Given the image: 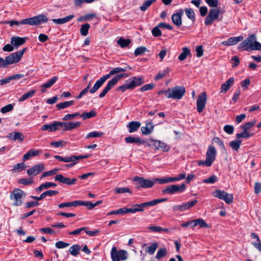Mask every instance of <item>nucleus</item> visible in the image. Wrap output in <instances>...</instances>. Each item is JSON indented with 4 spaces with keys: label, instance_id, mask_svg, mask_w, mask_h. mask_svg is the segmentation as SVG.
<instances>
[{
    "label": "nucleus",
    "instance_id": "1",
    "mask_svg": "<svg viewBox=\"0 0 261 261\" xmlns=\"http://www.w3.org/2000/svg\"><path fill=\"white\" fill-rule=\"evenodd\" d=\"M48 21V18L44 14H39L33 17L25 18L20 21L10 20L5 21L4 23L9 24L11 27L14 25L19 24H29L31 25H39L42 23H46Z\"/></svg>",
    "mask_w": 261,
    "mask_h": 261
},
{
    "label": "nucleus",
    "instance_id": "2",
    "mask_svg": "<svg viewBox=\"0 0 261 261\" xmlns=\"http://www.w3.org/2000/svg\"><path fill=\"white\" fill-rule=\"evenodd\" d=\"M132 69V68L128 65H124L122 67H117L113 68L108 74L102 76L99 80L96 82L93 87L90 90V93L92 94L94 93L112 75L119 73L121 72H125Z\"/></svg>",
    "mask_w": 261,
    "mask_h": 261
},
{
    "label": "nucleus",
    "instance_id": "3",
    "mask_svg": "<svg viewBox=\"0 0 261 261\" xmlns=\"http://www.w3.org/2000/svg\"><path fill=\"white\" fill-rule=\"evenodd\" d=\"M240 51L261 50V43L256 41L255 34L250 35L245 40L242 42L238 46Z\"/></svg>",
    "mask_w": 261,
    "mask_h": 261
},
{
    "label": "nucleus",
    "instance_id": "4",
    "mask_svg": "<svg viewBox=\"0 0 261 261\" xmlns=\"http://www.w3.org/2000/svg\"><path fill=\"white\" fill-rule=\"evenodd\" d=\"M167 200V198L156 199L150 201L143 202L140 204H135L130 208L126 207V213L135 214L137 212H143L144 208L155 205L161 202H165Z\"/></svg>",
    "mask_w": 261,
    "mask_h": 261
},
{
    "label": "nucleus",
    "instance_id": "5",
    "mask_svg": "<svg viewBox=\"0 0 261 261\" xmlns=\"http://www.w3.org/2000/svg\"><path fill=\"white\" fill-rule=\"evenodd\" d=\"M26 50L27 48H24L21 50L11 54L6 57L5 59L0 57V68H5L9 65L18 62Z\"/></svg>",
    "mask_w": 261,
    "mask_h": 261
},
{
    "label": "nucleus",
    "instance_id": "6",
    "mask_svg": "<svg viewBox=\"0 0 261 261\" xmlns=\"http://www.w3.org/2000/svg\"><path fill=\"white\" fill-rule=\"evenodd\" d=\"M89 156L88 155H71L67 156L65 157H63L61 156H59L58 155H56L54 156V158L60 161L65 162V163H70L69 164H66L65 166L67 168H71L75 165L80 160L87 159Z\"/></svg>",
    "mask_w": 261,
    "mask_h": 261
},
{
    "label": "nucleus",
    "instance_id": "7",
    "mask_svg": "<svg viewBox=\"0 0 261 261\" xmlns=\"http://www.w3.org/2000/svg\"><path fill=\"white\" fill-rule=\"evenodd\" d=\"M217 155V150L215 147L210 145L208 147L206 153L205 160H200L198 162V165L200 166H205L210 167L212 165L215 160Z\"/></svg>",
    "mask_w": 261,
    "mask_h": 261
},
{
    "label": "nucleus",
    "instance_id": "8",
    "mask_svg": "<svg viewBox=\"0 0 261 261\" xmlns=\"http://www.w3.org/2000/svg\"><path fill=\"white\" fill-rule=\"evenodd\" d=\"M24 192L19 189H14L10 193V199L13 202L14 206H19L22 204V199L25 197Z\"/></svg>",
    "mask_w": 261,
    "mask_h": 261
},
{
    "label": "nucleus",
    "instance_id": "9",
    "mask_svg": "<svg viewBox=\"0 0 261 261\" xmlns=\"http://www.w3.org/2000/svg\"><path fill=\"white\" fill-rule=\"evenodd\" d=\"M129 75V74L127 73H119L115 76L110 81L108 82L107 86L100 93L99 97L100 98H103L105 97L108 92L112 89L120 80L123 77H128Z\"/></svg>",
    "mask_w": 261,
    "mask_h": 261
},
{
    "label": "nucleus",
    "instance_id": "10",
    "mask_svg": "<svg viewBox=\"0 0 261 261\" xmlns=\"http://www.w3.org/2000/svg\"><path fill=\"white\" fill-rule=\"evenodd\" d=\"M133 181L136 182V188L137 189L150 188L152 187L154 185V178L151 180L136 176L134 177Z\"/></svg>",
    "mask_w": 261,
    "mask_h": 261
},
{
    "label": "nucleus",
    "instance_id": "11",
    "mask_svg": "<svg viewBox=\"0 0 261 261\" xmlns=\"http://www.w3.org/2000/svg\"><path fill=\"white\" fill-rule=\"evenodd\" d=\"M169 98L179 100L181 99L186 93V88L184 86H176L169 88Z\"/></svg>",
    "mask_w": 261,
    "mask_h": 261
},
{
    "label": "nucleus",
    "instance_id": "12",
    "mask_svg": "<svg viewBox=\"0 0 261 261\" xmlns=\"http://www.w3.org/2000/svg\"><path fill=\"white\" fill-rule=\"evenodd\" d=\"M186 188L185 184H182L180 185H170L162 190V192L163 194L173 195L176 193H181L184 192Z\"/></svg>",
    "mask_w": 261,
    "mask_h": 261
},
{
    "label": "nucleus",
    "instance_id": "13",
    "mask_svg": "<svg viewBox=\"0 0 261 261\" xmlns=\"http://www.w3.org/2000/svg\"><path fill=\"white\" fill-rule=\"evenodd\" d=\"M111 256L113 261L124 260L128 258V253L126 251L124 250L117 251L116 247H113L111 249Z\"/></svg>",
    "mask_w": 261,
    "mask_h": 261
},
{
    "label": "nucleus",
    "instance_id": "14",
    "mask_svg": "<svg viewBox=\"0 0 261 261\" xmlns=\"http://www.w3.org/2000/svg\"><path fill=\"white\" fill-rule=\"evenodd\" d=\"M213 195L220 199L223 200L227 204H230L233 202V195L228 194L223 190H216L213 192Z\"/></svg>",
    "mask_w": 261,
    "mask_h": 261
},
{
    "label": "nucleus",
    "instance_id": "15",
    "mask_svg": "<svg viewBox=\"0 0 261 261\" xmlns=\"http://www.w3.org/2000/svg\"><path fill=\"white\" fill-rule=\"evenodd\" d=\"M220 11L219 9H212L205 19L204 23L206 25L212 24L213 21L219 18Z\"/></svg>",
    "mask_w": 261,
    "mask_h": 261
},
{
    "label": "nucleus",
    "instance_id": "16",
    "mask_svg": "<svg viewBox=\"0 0 261 261\" xmlns=\"http://www.w3.org/2000/svg\"><path fill=\"white\" fill-rule=\"evenodd\" d=\"M197 202V200L194 199L189 202L183 203L181 205H175L173 206L172 210L174 212H184L194 206Z\"/></svg>",
    "mask_w": 261,
    "mask_h": 261
},
{
    "label": "nucleus",
    "instance_id": "17",
    "mask_svg": "<svg viewBox=\"0 0 261 261\" xmlns=\"http://www.w3.org/2000/svg\"><path fill=\"white\" fill-rule=\"evenodd\" d=\"M207 96L205 92H202L198 95L197 99L196 106L198 112L201 113L205 107Z\"/></svg>",
    "mask_w": 261,
    "mask_h": 261
},
{
    "label": "nucleus",
    "instance_id": "18",
    "mask_svg": "<svg viewBox=\"0 0 261 261\" xmlns=\"http://www.w3.org/2000/svg\"><path fill=\"white\" fill-rule=\"evenodd\" d=\"M55 181H58L62 184H66L68 186L73 185L77 181L75 178H69L64 176L62 174H59L55 177Z\"/></svg>",
    "mask_w": 261,
    "mask_h": 261
},
{
    "label": "nucleus",
    "instance_id": "19",
    "mask_svg": "<svg viewBox=\"0 0 261 261\" xmlns=\"http://www.w3.org/2000/svg\"><path fill=\"white\" fill-rule=\"evenodd\" d=\"M155 150H161L164 152H167L170 149V147L166 143L160 140L151 139Z\"/></svg>",
    "mask_w": 261,
    "mask_h": 261
},
{
    "label": "nucleus",
    "instance_id": "20",
    "mask_svg": "<svg viewBox=\"0 0 261 261\" xmlns=\"http://www.w3.org/2000/svg\"><path fill=\"white\" fill-rule=\"evenodd\" d=\"M44 168L43 164L40 163L35 165L27 170V174L30 176H36L44 170Z\"/></svg>",
    "mask_w": 261,
    "mask_h": 261
},
{
    "label": "nucleus",
    "instance_id": "21",
    "mask_svg": "<svg viewBox=\"0 0 261 261\" xmlns=\"http://www.w3.org/2000/svg\"><path fill=\"white\" fill-rule=\"evenodd\" d=\"M184 14V10L181 9L177 10L171 16L172 22L177 27H179L182 24V16Z\"/></svg>",
    "mask_w": 261,
    "mask_h": 261
},
{
    "label": "nucleus",
    "instance_id": "22",
    "mask_svg": "<svg viewBox=\"0 0 261 261\" xmlns=\"http://www.w3.org/2000/svg\"><path fill=\"white\" fill-rule=\"evenodd\" d=\"M7 138L11 141L22 142L24 141L25 136L21 132L14 131L9 133Z\"/></svg>",
    "mask_w": 261,
    "mask_h": 261
},
{
    "label": "nucleus",
    "instance_id": "23",
    "mask_svg": "<svg viewBox=\"0 0 261 261\" xmlns=\"http://www.w3.org/2000/svg\"><path fill=\"white\" fill-rule=\"evenodd\" d=\"M60 127V122L54 121L50 124L43 125L41 129L42 130H48L49 132H54L59 130Z\"/></svg>",
    "mask_w": 261,
    "mask_h": 261
},
{
    "label": "nucleus",
    "instance_id": "24",
    "mask_svg": "<svg viewBox=\"0 0 261 261\" xmlns=\"http://www.w3.org/2000/svg\"><path fill=\"white\" fill-rule=\"evenodd\" d=\"M81 122H60L61 127H64V131L70 130L79 127L81 125Z\"/></svg>",
    "mask_w": 261,
    "mask_h": 261
},
{
    "label": "nucleus",
    "instance_id": "25",
    "mask_svg": "<svg viewBox=\"0 0 261 261\" xmlns=\"http://www.w3.org/2000/svg\"><path fill=\"white\" fill-rule=\"evenodd\" d=\"M24 77L22 74H16L0 80V85H4L9 83L12 80H19Z\"/></svg>",
    "mask_w": 261,
    "mask_h": 261
},
{
    "label": "nucleus",
    "instance_id": "26",
    "mask_svg": "<svg viewBox=\"0 0 261 261\" xmlns=\"http://www.w3.org/2000/svg\"><path fill=\"white\" fill-rule=\"evenodd\" d=\"M127 82H130L133 89L137 86H141L144 83L143 81V77L142 76H132L130 78H129Z\"/></svg>",
    "mask_w": 261,
    "mask_h": 261
},
{
    "label": "nucleus",
    "instance_id": "27",
    "mask_svg": "<svg viewBox=\"0 0 261 261\" xmlns=\"http://www.w3.org/2000/svg\"><path fill=\"white\" fill-rule=\"evenodd\" d=\"M243 39V37H233L228 38L227 40L224 41L222 42V44L226 46H231L237 44L239 42L242 41Z\"/></svg>",
    "mask_w": 261,
    "mask_h": 261
},
{
    "label": "nucleus",
    "instance_id": "28",
    "mask_svg": "<svg viewBox=\"0 0 261 261\" xmlns=\"http://www.w3.org/2000/svg\"><path fill=\"white\" fill-rule=\"evenodd\" d=\"M234 79L233 77L228 79L224 84L221 85V93H225L234 84Z\"/></svg>",
    "mask_w": 261,
    "mask_h": 261
},
{
    "label": "nucleus",
    "instance_id": "29",
    "mask_svg": "<svg viewBox=\"0 0 261 261\" xmlns=\"http://www.w3.org/2000/svg\"><path fill=\"white\" fill-rule=\"evenodd\" d=\"M124 140L126 143H135L138 144H143L145 143V141L142 140L139 137H134L132 136L125 137Z\"/></svg>",
    "mask_w": 261,
    "mask_h": 261
},
{
    "label": "nucleus",
    "instance_id": "30",
    "mask_svg": "<svg viewBox=\"0 0 261 261\" xmlns=\"http://www.w3.org/2000/svg\"><path fill=\"white\" fill-rule=\"evenodd\" d=\"M154 125L151 121H147L145 126L141 127V132L143 135H148L150 134L153 130Z\"/></svg>",
    "mask_w": 261,
    "mask_h": 261
},
{
    "label": "nucleus",
    "instance_id": "31",
    "mask_svg": "<svg viewBox=\"0 0 261 261\" xmlns=\"http://www.w3.org/2000/svg\"><path fill=\"white\" fill-rule=\"evenodd\" d=\"M25 42V39L24 38H21L18 36H14L11 39V43L16 48L24 44Z\"/></svg>",
    "mask_w": 261,
    "mask_h": 261
},
{
    "label": "nucleus",
    "instance_id": "32",
    "mask_svg": "<svg viewBox=\"0 0 261 261\" xmlns=\"http://www.w3.org/2000/svg\"><path fill=\"white\" fill-rule=\"evenodd\" d=\"M141 126V123L137 121L130 122L127 125L128 128V132L132 133L136 132Z\"/></svg>",
    "mask_w": 261,
    "mask_h": 261
},
{
    "label": "nucleus",
    "instance_id": "33",
    "mask_svg": "<svg viewBox=\"0 0 261 261\" xmlns=\"http://www.w3.org/2000/svg\"><path fill=\"white\" fill-rule=\"evenodd\" d=\"M74 17V15H70L64 18L59 19H53L52 21L55 23L62 24L70 21Z\"/></svg>",
    "mask_w": 261,
    "mask_h": 261
},
{
    "label": "nucleus",
    "instance_id": "34",
    "mask_svg": "<svg viewBox=\"0 0 261 261\" xmlns=\"http://www.w3.org/2000/svg\"><path fill=\"white\" fill-rule=\"evenodd\" d=\"M40 153L41 151L31 149L23 155V159L24 161L29 160L33 156L38 155Z\"/></svg>",
    "mask_w": 261,
    "mask_h": 261
},
{
    "label": "nucleus",
    "instance_id": "35",
    "mask_svg": "<svg viewBox=\"0 0 261 261\" xmlns=\"http://www.w3.org/2000/svg\"><path fill=\"white\" fill-rule=\"evenodd\" d=\"M191 55V50L187 47H184L182 48V53L179 55L178 58L179 61L185 60L187 57Z\"/></svg>",
    "mask_w": 261,
    "mask_h": 261
},
{
    "label": "nucleus",
    "instance_id": "36",
    "mask_svg": "<svg viewBox=\"0 0 261 261\" xmlns=\"http://www.w3.org/2000/svg\"><path fill=\"white\" fill-rule=\"evenodd\" d=\"M81 249V247L80 245L79 244H75L70 247L68 251L72 255L76 256L80 253Z\"/></svg>",
    "mask_w": 261,
    "mask_h": 261
},
{
    "label": "nucleus",
    "instance_id": "37",
    "mask_svg": "<svg viewBox=\"0 0 261 261\" xmlns=\"http://www.w3.org/2000/svg\"><path fill=\"white\" fill-rule=\"evenodd\" d=\"M197 225H199L201 228H208L209 225L201 218L194 220V224L192 227H194Z\"/></svg>",
    "mask_w": 261,
    "mask_h": 261
},
{
    "label": "nucleus",
    "instance_id": "38",
    "mask_svg": "<svg viewBox=\"0 0 261 261\" xmlns=\"http://www.w3.org/2000/svg\"><path fill=\"white\" fill-rule=\"evenodd\" d=\"M36 93V90H32L29 91L23 94L19 99V102H22L25 99L33 97Z\"/></svg>",
    "mask_w": 261,
    "mask_h": 261
},
{
    "label": "nucleus",
    "instance_id": "39",
    "mask_svg": "<svg viewBox=\"0 0 261 261\" xmlns=\"http://www.w3.org/2000/svg\"><path fill=\"white\" fill-rule=\"evenodd\" d=\"M58 76H54L47 82L41 85V87L44 89L50 88L58 80Z\"/></svg>",
    "mask_w": 261,
    "mask_h": 261
},
{
    "label": "nucleus",
    "instance_id": "40",
    "mask_svg": "<svg viewBox=\"0 0 261 261\" xmlns=\"http://www.w3.org/2000/svg\"><path fill=\"white\" fill-rule=\"evenodd\" d=\"M74 103V101L73 100L65 101L63 102H61L56 105L57 108L58 110H60L61 109H63L68 107H69L72 106Z\"/></svg>",
    "mask_w": 261,
    "mask_h": 261
},
{
    "label": "nucleus",
    "instance_id": "41",
    "mask_svg": "<svg viewBox=\"0 0 261 261\" xmlns=\"http://www.w3.org/2000/svg\"><path fill=\"white\" fill-rule=\"evenodd\" d=\"M242 141L241 140H235L229 143L230 147L234 150L238 151L240 148Z\"/></svg>",
    "mask_w": 261,
    "mask_h": 261
},
{
    "label": "nucleus",
    "instance_id": "42",
    "mask_svg": "<svg viewBox=\"0 0 261 261\" xmlns=\"http://www.w3.org/2000/svg\"><path fill=\"white\" fill-rule=\"evenodd\" d=\"M96 115V113L94 110H91L89 112H84L81 115L80 117H82L83 120H85L87 119H89L94 117Z\"/></svg>",
    "mask_w": 261,
    "mask_h": 261
},
{
    "label": "nucleus",
    "instance_id": "43",
    "mask_svg": "<svg viewBox=\"0 0 261 261\" xmlns=\"http://www.w3.org/2000/svg\"><path fill=\"white\" fill-rule=\"evenodd\" d=\"M72 206L77 207V200L68 202H63L58 204V207L60 208L70 207Z\"/></svg>",
    "mask_w": 261,
    "mask_h": 261
},
{
    "label": "nucleus",
    "instance_id": "44",
    "mask_svg": "<svg viewBox=\"0 0 261 261\" xmlns=\"http://www.w3.org/2000/svg\"><path fill=\"white\" fill-rule=\"evenodd\" d=\"M154 183L158 181L160 184H164L173 182L172 177H166L164 178H154Z\"/></svg>",
    "mask_w": 261,
    "mask_h": 261
},
{
    "label": "nucleus",
    "instance_id": "45",
    "mask_svg": "<svg viewBox=\"0 0 261 261\" xmlns=\"http://www.w3.org/2000/svg\"><path fill=\"white\" fill-rule=\"evenodd\" d=\"M185 11L187 16L191 19L193 22L195 20V15L193 10L191 8H186Z\"/></svg>",
    "mask_w": 261,
    "mask_h": 261
},
{
    "label": "nucleus",
    "instance_id": "46",
    "mask_svg": "<svg viewBox=\"0 0 261 261\" xmlns=\"http://www.w3.org/2000/svg\"><path fill=\"white\" fill-rule=\"evenodd\" d=\"M114 192L115 194H121L128 193L132 194V192L129 188L122 187V188H115L114 189Z\"/></svg>",
    "mask_w": 261,
    "mask_h": 261
},
{
    "label": "nucleus",
    "instance_id": "47",
    "mask_svg": "<svg viewBox=\"0 0 261 261\" xmlns=\"http://www.w3.org/2000/svg\"><path fill=\"white\" fill-rule=\"evenodd\" d=\"M133 89V87H132V86L130 84V82H126V83L122 85V86H119L117 89V91H122V92H124V91H125L126 90H132Z\"/></svg>",
    "mask_w": 261,
    "mask_h": 261
},
{
    "label": "nucleus",
    "instance_id": "48",
    "mask_svg": "<svg viewBox=\"0 0 261 261\" xmlns=\"http://www.w3.org/2000/svg\"><path fill=\"white\" fill-rule=\"evenodd\" d=\"M90 25L89 23H86L81 25L80 29V33L82 36H86L88 34V31L90 29Z\"/></svg>",
    "mask_w": 261,
    "mask_h": 261
},
{
    "label": "nucleus",
    "instance_id": "49",
    "mask_svg": "<svg viewBox=\"0 0 261 261\" xmlns=\"http://www.w3.org/2000/svg\"><path fill=\"white\" fill-rule=\"evenodd\" d=\"M81 205L86 206L89 210H92L94 208L93 203L91 202L77 200V206Z\"/></svg>",
    "mask_w": 261,
    "mask_h": 261
},
{
    "label": "nucleus",
    "instance_id": "50",
    "mask_svg": "<svg viewBox=\"0 0 261 261\" xmlns=\"http://www.w3.org/2000/svg\"><path fill=\"white\" fill-rule=\"evenodd\" d=\"M156 0H146L145 1L142 5H141L140 7V10L142 11H146L151 5L152 3L156 2Z\"/></svg>",
    "mask_w": 261,
    "mask_h": 261
},
{
    "label": "nucleus",
    "instance_id": "51",
    "mask_svg": "<svg viewBox=\"0 0 261 261\" xmlns=\"http://www.w3.org/2000/svg\"><path fill=\"white\" fill-rule=\"evenodd\" d=\"M131 41L129 39H123L120 38L118 41L117 43L122 48H124L129 45Z\"/></svg>",
    "mask_w": 261,
    "mask_h": 261
},
{
    "label": "nucleus",
    "instance_id": "52",
    "mask_svg": "<svg viewBox=\"0 0 261 261\" xmlns=\"http://www.w3.org/2000/svg\"><path fill=\"white\" fill-rule=\"evenodd\" d=\"M81 116V114L79 112H76L73 114H68L65 115L63 118H62V120L64 121H67L68 120H71L75 118H76L77 117H79Z\"/></svg>",
    "mask_w": 261,
    "mask_h": 261
},
{
    "label": "nucleus",
    "instance_id": "53",
    "mask_svg": "<svg viewBox=\"0 0 261 261\" xmlns=\"http://www.w3.org/2000/svg\"><path fill=\"white\" fill-rule=\"evenodd\" d=\"M126 207H123L122 208H120L117 210L112 211L109 212L107 215H125L126 214Z\"/></svg>",
    "mask_w": 261,
    "mask_h": 261
},
{
    "label": "nucleus",
    "instance_id": "54",
    "mask_svg": "<svg viewBox=\"0 0 261 261\" xmlns=\"http://www.w3.org/2000/svg\"><path fill=\"white\" fill-rule=\"evenodd\" d=\"M158 247V244L156 242H154L152 244V245L146 248V252L149 253V254H153L155 251L156 249Z\"/></svg>",
    "mask_w": 261,
    "mask_h": 261
},
{
    "label": "nucleus",
    "instance_id": "55",
    "mask_svg": "<svg viewBox=\"0 0 261 261\" xmlns=\"http://www.w3.org/2000/svg\"><path fill=\"white\" fill-rule=\"evenodd\" d=\"M255 123V121H253L252 122H246L245 124L242 125L240 126V128L243 130L248 131L249 129H250L251 128H252L253 126L254 125Z\"/></svg>",
    "mask_w": 261,
    "mask_h": 261
},
{
    "label": "nucleus",
    "instance_id": "56",
    "mask_svg": "<svg viewBox=\"0 0 261 261\" xmlns=\"http://www.w3.org/2000/svg\"><path fill=\"white\" fill-rule=\"evenodd\" d=\"M253 135V134H251L248 131L243 130V132L237 134L236 137L238 139L240 138H248L251 137Z\"/></svg>",
    "mask_w": 261,
    "mask_h": 261
},
{
    "label": "nucleus",
    "instance_id": "57",
    "mask_svg": "<svg viewBox=\"0 0 261 261\" xmlns=\"http://www.w3.org/2000/svg\"><path fill=\"white\" fill-rule=\"evenodd\" d=\"M169 70L168 68H166L164 71L159 72L154 77V80L158 81L160 79L164 78L166 74L169 73Z\"/></svg>",
    "mask_w": 261,
    "mask_h": 261
},
{
    "label": "nucleus",
    "instance_id": "58",
    "mask_svg": "<svg viewBox=\"0 0 261 261\" xmlns=\"http://www.w3.org/2000/svg\"><path fill=\"white\" fill-rule=\"evenodd\" d=\"M218 179L216 175H213L211 176L210 177L204 179L203 180V182L204 183L206 184H214L215 182H217L218 181Z\"/></svg>",
    "mask_w": 261,
    "mask_h": 261
},
{
    "label": "nucleus",
    "instance_id": "59",
    "mask_svg": "<svg viewBox=\"0 0 261 261\" xmlns=\"http://www.w3.org/2000/svg\"><path fill=\"white\" fill-rule=\"evenodd\" d=\"M14 109V104H8L4 107H3V108H1V112L3 113V114H5V113H6L7 112H11V111H12Z\"/></svg>",
    "mask_w": 261,
    "mask_h": 261
},
{
    "label": "nucleus",
    "instance_id": "60",
    "mask_svg": "<svg viewBox=\"0 0 261 261\" xmlns=\"http://www.w3.org/2000/svg\"><path fill=\"white\" fill-rule=\"evenodd\" d=\"M166 253H167V250L165 248H160L158 251V252L156 253L155 257L157 259H160L162 257L165 256Z\"/></svg>",
    "mask_w": 261,
    "mask_h": 261
},
{
    "label": "nucleus",
    "instance_id": "61",
    "mask_svg": "<svg viewBox=\"0 0 261 261\" xmlns=\"http://www.w3.org/2000/svg\"><path fill=\"white\" fill-rule=\"evenodd\" d=\"M147 48L144 46L137 47L134 52L135 56H138L143 54L146 50Z\"/></svg>",
    "mask_w": 261,
    "mask_h": 261
},
{
    "label": "nucleus",
    "instance_id": "62",
    "mask_svg": "<svg viewBox=\"0 0 261 261\" xmlns=\"http://www.w3.org/2000/svg\"><path fill=\"white\" fill-rule=\"evenodd\" d=\"M160 27H159V24L157 26L153 28L152 30V34L153 36L156 37H160L162 35V33L161 30H160Z\"/></svg>",
    "mask_w": 261,
    "mask_h": 261
},
{
    "label": "nucleus",
    "instance_id": "63",
    "mask_svg": "<svg viewBox=\"0 0 261 261\" xmlns=\"http://www.w3.org/2000/svg\"><path fill=\"white\" fill-rule=\"evenodd\" d=\"M103 135L102 132H92L86 136V138L99 137Z\"/></svg>",
    "mask_w": 261,
    "mask_h": 261
},
{
    "label": "nucleus",
    "instance_id": "64",
    "mask_svg": "<svg viewBox=\"0 0 261 261\" xmlns=\"http://www.w3.org/2000/svg\"><path fill=\"white\" fill-rule=\"evenodd\" d=\"M24 167V164L23 163H18L14 165L12 169L13 172H17L22 170Z\"/></svg>",
    "mask_w": 261,
    "mask_h": 261
}]
</instances>
